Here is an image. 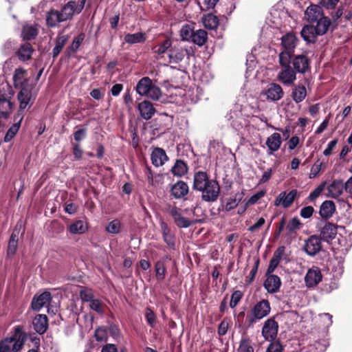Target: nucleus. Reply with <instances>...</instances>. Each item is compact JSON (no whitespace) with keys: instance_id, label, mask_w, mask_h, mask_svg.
<instances>
[{"instance_id":"nucleus-1","label":"nucleus","mask_w":352,"mask_h":352,"mask_svg":"<svg viewBox=\"0 0 352 352\" xmlns=\"http://www.w3.org/2000/svg\"><path fill=\"white\" fill-rule=\"evenodd\" d=\"M292 58L286 54L278 55L280 69L277 74V80L286 86L292 85L296 80V71L290 66Z\"/></svg>"},{"instance_id":"nucleus-2","label":"nucleus","mask_w":352,"mask_h":352,"mask_svg":"<svg viewBox=\"0 0 352 352\" xmlns=\"http://www.w3.org/2000/svg\"><path fill=\"white\" fill-rule=\"evenodd\" d=\"M199 191L203 200L215 201L219 193V186L214 180H208L206 173L199 171Z\"/></svg>"},{"instance_id":"nucleus-3","label":"nucleus","mask_w":352,"mask_h":352,"mask_svg":"<svg viewBox=\"0 0 352 352\" xmlns=\"http://www.w3.org/2000/svg\"><path fill=\"white\" fill-rule=\"evenodd\" d=\"M135 90L139 95L146 96L154 100H158L162 95L160 89L153 85L148 77L141 78L136 85Z\"/></svg>"},{"instance_id":"nucleus-4","label":"nucleus","mask_w":352,"mask_h":352,"mask_svg":"<svg viewBox=\"0 0 352 352\" xmlns=\"http://www.w3.org/2000/svg\"><path fill=\"white\" fill-rule=\"evenodd\" d=\"M271 308L268 300H263L256 303L251 310V314L248 316V325L251 326L257 320L267 316L270 312Z\"/></svg>"},{"instance_id":"nucleus-5","label":"nucleus","mask_w":352,"mask_h":352,"mask_svg":"<svg viewBox=\"0 0 352 352\" xmlns=\"http://www.w3.org/2000/svg\"><path fill=\"white\" fill-rule=\"evenodd\" d=\"M261 94L265 97L267 101L274 102L283 98L284 91L278 83L271 82L265 87Z\"/></svg>"},{"instance_id":"nucleus-6","label":"nucleus","mask_w":352,"mask_h":352,"mask_svg":"<svg viewBox=\"0 0 352 352\" xmlns=\"http://www.w3.org/2000/svg\"><path fill=\"white\" fill-rule=\"evenodd\" d=\"M298 42V39L293 32H289L283 35L281 38V46L283 50L281 51L279 54H286L292 58Z\"/></svg>"},{"instance_id":"nucleus-7","label":"nucleus","mask_w":352,"mask_h":352,"mask_svg":"<svg viewBox=\"0 0 352 352\" xmlns=\"http://www.w3.org/2000/svg\"><path fill=\"white\" fill-rule=\"evenodd\" d=\"M23 345L22 340L8 338L0 342V352H17Z\"/></svg>"},{"instance_id":"nucleus-8","label":"nucleus","mask_w":352,"mask_h":352,"mask_svg":"<svg viewBox=\"0 0 352 352\" xmlns=\"http://www.w3.org/2000/svg\"><path fill=\"white\" fill-rule=\"evenodd\" d=\"M321 249V240L318 236H311L305 241L303 250L308 255L315 256Z\"/></svg>"},{"instance_id":"nucleus-9","label":"nucleus","mask_w":352,"mask_h":352,"mask_svg":"<svg viewBox=\"0 0 352 352\" xmlns=\"http://www.w3.org/2000/svg\"><path fill=\"white\" fill-rule=\"evenodd\" d=\"M322 275L318 267L313 266L310 268L305 276V282L307 287H314L318 285L322 280Z\"/></svg>"},{"instance_id":"nucleus-10","label":"nucleus","mask_w":352,"mask_h":352,"mask_svg":"<svg viewBox=\"0 0 352 352\" xmlns=\"http://www.w3.org/2000/svg\"><path fill=\"white\" fill-rule=\"evenodd\" d=\"M278 324L274 319L267 320L262 329V335L267 340H273L278 333Z\"/></svg>"},{"instance_id":"nucleus-11","label":"nucleus","mask_w":352,"mask_h":352,"mask_svg":"<svg viewBox=\"0 0 352 352\" xmlns=\"http://www.w3.org/2000/svg\"><path fill=\"white\" fill-rule=\"evenodd\" d=\"M294 69L298 73L305 74L310 68V62L307 56L300 54L292 56L291 60Z\"/></svg>"},{"instance_id":"nucleus-12","label":"nucleus","mask_w":352,"mask_h":352,"mask_svg":"<svg viewBox=\"0 0 352 352\" xmlns=\"http://www.w3.org/2000/svg\"><path fill=\"white\" fill-rule=\"evenodd\" d=\"M297 195L296 190H292L287 193L285 191L280 192L274 201V205L278 206L281 205L283 208H288L294 202Z\"/></svg>"},{"instance_id":"nucleus-13","label":"nucleus","mask_w":352,"mask_h":352,"mask_svg":"<svg viewBox=\"0 0 352 352\" xmlns=\"http://www.w3.org/2000/svg\"><path fill=\"white\" fill-rule=\"evenodd\" d=\"M82 11V7H78L76 2L69 1L60 10V17L63 21L71 19L74 14H78Z\"/></svg>"},{"instance_id":"nucleus-14","label":"nucleus","mask_w":352,"mask_h":352,"mask_svg":"<svg viewBox=\"0 0 352 352\" xmlns=\"http://www.w3.org/2000/svg\"><path fill=\"white\" fill-rule=\"evenodd\" d=\"M305 16L307 21L312 24L324 16L321 7L316 5L309 6L305 10Z\"/></svg>"},{"instance_id":"nucleus-15","label":"nucleus","mask_w":352,"mask_h":352,"mask_svg":"<svg viewBox=\"0 0 352 352\" xmlns=\"http://www.w3.org/2000/svg\"><path fill=\"white\" fill-rule=\"evenodd\" d=\"M282 144V139L280 134L278 133H274L267 138L266 145L268 148L267 154L269 155H273L274 152L279 150Z\"/></svg>"},{"instance_id":"nucleus-16","label":"nucleus","mask_w":352,"mask_h":352,"mask_svg":"<svg viewBox=\"0 0 352 352\" xmlns=\"http://www.w3.org/2000/svg\"><path fill=\"white\" fill-rule=\"evenodd\" d=\"M263 285L268 293L274 294L279 290L281 286V280L276 275H268Z\"/></svg>"},{"instance_id":"nucleus-17","label":"nucleus","mask_w":352,"mask_h":352,"mask_svg":"<svg viewBox=\"0 0 352 352\" xmlns=\"http://www.w3.org/2000/svg\"><path fill=\"white\" fill-rule=\"evenodd\" d=\"M180 36L184 41H192L194 44H198V33L194 31V27L191 24H186L182 28Z\"/></svg>"},{"instance_id":"nucleus-18","label":"nucleus","mask_w":352,"mask_h":352,"mask_svg":"<svg viewBox=\"0 0 352 352\" xmlns=\"http://www.w3.org/2000/svg\"><path fill=\"white\" fill-rule=\"evenodd\" d=\"M344 190V183L342 181L339 179L334 180L327 186V196L337 199L342 194Z\"/></svg>"},{"instance_id":"nucleus-19","label":"nucleus","mask_w":352,"mask_h":352,"mask_svg":"<svg viewBox=\"0 0 352 352\" xmlns=\"http://www.w3.org/2000/svg\"><path fill=\"white\" fill-rule=\"evenodd\" d=\"M17 98L19 101V111L30 108L32 104V94L28 88H22L18 94Z\"/></svg>"},{"instance_id":"nucleus-20","label":"nucleus","mask_w":352,"mask_h":352,"mask_svg":"<svg viewBox=\"0 0 352 352\" xmlns=\"http://www.w3.org/2000/svg\"><path fill=\"white\" fill-rule=\"evenodd\" d=\"M14 85L16 88H27L26 85L28 82V74L26 70L23 68H17L14 71L13 76Z\"/></svg>"},{"instance_id":"nucleus-21","label":"nucleus","mask_w":352,"mask_h":352,"mask_svg":"<svg viewBox=\"0 0 352 352\" xmlns=\"http://www.w3.org/2000/svg\"><path fill=\"white\" fill-rule=\"evenodd\" d=\"M151 160L155 167H160L168 160V156L164 149L157 147L153 150Z\"/></svg>"},{"instance_id":"nucleus-22","label":"nucleus","mask_w":352,"mask_h":352,"mask_svg":"<svg viewBox=\"0 0 352 352\" xmlns=\"http://www.w3.org/2000/svg\"><path fill=\"white\" fill-rule=\"evenodd\" d=\"M169 212L174 219L175 223L177 226L180 228H188L191 225L192 221L182 217L180 213V209L177 207H170Z\"/></svg>"},{"instance_id":"nucleus-23","label":"nucleus","mask_w":352,"mask_h":352,"mask_svg":"<svg viewBox=\"0 0 352 352\" xmlns=\"http://www.w3.org/2000/svg\"><path fill=\"white\" fill-rule=\"evenodd\" d=\"M336 212V205L333 201L326 200L322 203L319 214L322 219H329Z\"/></svg>"},{"instance_id":"nucleus-24","label":"nucleus","mask_w":352,"mask_h":352,"mask_svg":"<svg viewBox=\"0 0 352 352\" xmlns=\"http://www.w3.org/2000/svg\"><path fill=\"white\" fill-rule=\"evenodd\" d=\"M22 229V225L17 223L14 228L8 243L7 252L8 255H14L17 250L18 236Z\"/></svg>"},{"instance_id":"nucleus-25","label":"nucleus","mask_w":352,"mask_h":352,"mask_svg":"<svg viewBox=\"0 0 352 352\" xmlns=\"http://www.w3.org/2000/svg\"><path fill=\"white\" fill-rule=\"evenodd\" d=\"M138 110L141 117L146 120L151 119L155 112L153 104L147 100L139 103Z\"/></svg>"},{"instance_id":"nucleus-26","label":"nucleus","mask_w":352,"mask_h":352,"mask_svg":"<svg viewBox=\"0 0 352 352\" xmlns=\"http://www.w3.org/2000/svg\"><path fill=\"white\" fill-rule=\"evenodd\" d=\"M51 294L49 292H45L37 297H34L32 301V308L35 311H39L50 300H51Z\"/></svg>"},{"instance_id":"nucleus-27","label":"nucleus","mask_w":352,"mask_h":352,"mask_svg":"<svg viewBox=\"0 0 352 352\" xmlns=\"http://www.w3.org/2000/svg\"><path fill=\"white\" fill-rule=\"evenodd\" d=\"M32 324L34 330L38 333L43 334L47 329V318L45 315L38 314L34 317Z\"/></svg>"},{"instance_id":"nucleus-28","label":"nucleus","mask_w":352,"mask_h":352,"mask_svg":"<svg viewBox=\"0 0 352 352\" xmlns=\"http://www.w3.org/2000/svg\"><path fill=\"white\" fill-rule=\"evenodd\" d=\"M337 234V227L335 224L326 222L320 228V235L324 241L334 239Z\"/></svg>"},{"instance_id":"nucleus-29","label":"nucleus","mask_w":352,"mask_h":352,"mask_svg":"<svg viewBox=\"0 0 352 352\" xmlns=\"http://www.w3.org/2000/svg\"><path fill=\"white\" fill-rule=\"evenodd\" d=\"M170 191L175 199H181L188 194V186L185 182L179 181L172 186Z\"/></svg>"},{"instance_id":"nucleus-30","label":"nucleus","mask_w":352,"mask_h":352,"mask_svg":"<svg viewBox=\"0 0 352 352\" xmlns=\"http://www.w3.org/2000/svg\"><path fill=\"white\" fill-rule=\"evenodd\" d=\"M162 232V236L164 242L166 243V245L168 246L169 248L172 250H175V240L174 235L170 232V230L168 225L164 222L162 221L160 223Z\"/></svg>"},{"instance_id":"nucleus-31","label":"nucleus","mask_w":352,"mask_h":352,"mask_svg":"<svg viewBox=\"0 0 352 352\" xmlns=\"http://www.w3.org/2000/svg\"><path fill=\"white\" fill-rule=\"evenodd\" d=\"M307 96V89L304 85H298L292 89L291 97L296 103L301 102Z\"/></svg>"},{"instance_id":"nucleus-32","label":"nucleus","mask_w":352,"mask_h":352,"mask_svg":"<svg viewBox=\"0 0 352 352\" xmlns=\"http://www.w3.org/2000/svg\"><path fill=\"white\" fill-rule=\"evenodd\" d=\"M87 230L88 225L82 220H77L68 227L69 232L72 234H81L87 232Z\"/></svg>"},{"instance_id":"nucleus-33","label":"nucleus","mask_w":352,"mask_h":352,"mask_svg":"<svg viewBox=\"0 0 352 352\" xmlns=\"http://www.w3.org/2000/svg\"><path fill=\"white\" fill-rule=\"evenodd\" d=\"M300 34L307 43H314L318 35L313 25H305L300 32Z\"/></svg>"},{"instance_id":"nucleus-34","label":"nucleus","mask_w":352,"mask_h":352,"mask_svg":"<svg viewBox=\"0 0 352 352\" xmlns=\"http://www.w3.org/2000/svg\"><path fill=\"white\" fill-rule=\"evenodd\" d=\"M33 51L32 45L29 43H25L21 44L18 50L17 56L21 60L25 61L30 58Z\"/></svg>"},{"instance_id":"nucleus-35","label":"nucleus","mask_w":352,"mask_h":352,"mask_svg":"<svg viewBox=\"0 0 352 352\" xmlns=\"http://www.w3.org/2000/svg\"><path fill=\"white\" fill-rule=\"evenodd\" d=\"M16 118H19V121L13 124L10 127L4 137V141L6 142L11 141L13 139V138L16 135V133L19 131V129L21 126V122L23 118V115L21 113H19Z\"/></svg>"},{"instance_id":"nucleus-36","label":"nucleus","mask_w":352,"mask_h":352,"mask_svg":"<svg viewBox=\"0 0 352 352\" xmlns=\"http://www.w3.org/2000/svg\"><path fill=\"white\" fill-rule=\"evenodd\" d=\"M124 41L130 45L144 43L146 39V34L142 32L135 34H126L124 36Z\"/></svg>"},{"instance_id":"nucleus-37","label":"nucleus","mask_w":352,"mask_h":352,"mask_svg":"<svg viewBox=\"0 0 352 352\" xmlns=\"http://www.w3.org/2000/svg\"><path fill=\"white\" fill-rule=\"evenodd\" d=\"M171 47V42L170 40L166 39L163 41L162 43H160L155 46L153 49V52L156 55L157 59H161L163 58L164 54L170 50L169 48Z\"/></svg>"},{"instance_id":"nucleus-38","label":"nucleus","mask_w":352,"mask_h":352,"mask_svg":"<svg viewBox=\"0 0 352 352\" xmlns=\"http://www.w3.org/2000/svg\"><path fill=\"white\" fill-rule=\"evenodd\" d=\"M12 109V104L9 99L0 98V118H6Z\"/></svg>"},{"instance_id":"nucleus-39","label":"nucleus","mask_w":352,"mask_h":352,"mask_svg":"<svg viewBox=\"0 0 352 352\" xmlns=\"http://www.w3.org/2000/svg\"><path fill=\"white\" fill-rule=\"evenodd\" d=\"M316 26L314 29L318 35H322L325 34L331 24L330 20L325 16H322L320 19L315 22Z\"/></svg>"},{"instance_id":"nucleus-40","label":"nucleus","mask_w":352,"mask_h":352,"mask_svg":"<svg viewBox=\"0 0 352 352\" xmlns=\"http://www.w3.org/2000/svg\"><path fill=\"white\" fill-rule=\"evenodd\" d=\"M38 34V30L36 25L26 24L23 25L22 30V37L24 40H31L36 37Z\"/></svg>"},{"instance_id":"nucleus-41","label":"nucleus","mask_w":352,"mask_h":352,"mask_svg":"<svg viewBox=\"0 0 352 352\" xmlns=\"http://www.w3.org/2000/svg\"><path fill=\"white\" fill-rule=\"evenodd\" d=\"M202 22L204 27L210 30L217 28L219 25L217 17L211 14L204 16L202 18Z\"/></svg>"},{"instance_id":"nucleus-42","label":"nucleus","mask_w":352,"mask_h":352,"mask_svg":"<svg viewBox=\"0 0 352 352\" xmlns=\"http://www.w3.org/2000/svg\"><path fill=\"white\" fill-rule=\"evenodd\" d=\"M172 173L177 177H182L187 173L186 164L182 160H177L171 168Z\"/></svg>"},{"instance_id":"nucleus-43","label":"nucleus","mask_w":352,"mask_h":352,"mask_svg":"<svg viewBox=\"0 0 352 352\" xmlns=\"http://www.w3.org/2000/svg\"><path fill=\"white\" fill-rule=\"evenodd\" d=\"M46 21L49 26L54 27L58 23L63 21V20L61 19L59 12L57 10H51L47 15Z\"/></svg>"},{"instance_id":"nucleus-44","label":"nucleus","mask_w":352,"mask_h":352,"mask_svg":"<svg viewBox=\"0 0 352 352\" xmlns=\"http://www.w3.org/2000/svg\"><path fill=\"white\" fill-rule=\"evenodd\" d=\"M184 58V52L177 48H170L168 50V59L170 63H178Z\"/></svg>"},{"instance_id":"nucleus-45","label":"nucleus","mask_w":352,"mask_h":352,"mask_svg":"<svg viewBox=\"0 0 352 352\" xmlns=\"http://www.w3.org/2000/svg\"><path fill=\"white\" fill-rule=\"evenodd\" d=\"M122 229V223L120 220L114 219L107 225L106 231L110 234H118Z\"/></svg>"},{"instance_id":"nucleus-46","label":"nucleus","mask_w":352,"mask_h":352,"mask_svg":"<svg viewBox=\"0 0 352 352\" xmlns=\"http://www.w3.org/2000/svg\"><path fill=\"white\" fill-rule=\"evenodd\" d=\"M80 298L82 302H89L94 299V292L91 289L82 287L79 292Z\"/></svg>"},{"instance_id":"nucleus-47","label":"nucleus","mask_w":352,"mask_h":352,"mask_svg":"<svg viewBox=\"0 0 352 352\" xmlns=\"http://www.w3.org/2000/svg\"><path fill=\"white\" fill-rule=\"evenodd\" d=\"M67 42V38L65 36H59L56 41L55 46L52 50L53 57H56L63 50L64 45Z\"/></svg>"},{"instance_id":"nucleus-48","label":"nucleus","mask_w":352,"mask_h":352,"mask_svg":"<svg viewBox=\"0 0 352 352\" xmlns=\"http://www.w3.org/2000/svg\"><path fill=\"white\" fill-rule=\"evenodd\" d=\"M85 38V35L84 33H80L77 36L74 37L71 45L69 47V50L73 53L76 52L78 51L79 47L83 42Z\"/></svg>"},{"instance_id":"nucleus-49","label":"nucleus","mask_w":352,"mask_h":352,"mask_svg":"<svg viewBox=\"0 0 352 352\" xmlns=\"http://www.w3.org/2000/svg\"><path fill=\"white\" fill-rule=\"evenodd\" d=\"M242 198V194L238 193L234 197H230L226 203V208L227 210H231L236 208Z\"/></svg>"},{"instance_id":"nucleus-50","label":"nucleus","mask_w":352,"mask_h":352,"mask_svg":"<svg viewBox=\"0 0 352 352\" xmlns=\"http://www.w3.org/2000/svg\"><path fill=\"white\" fill-rule=\"evenodd\" d=\"M155 276L157 280H162L164 278L166 268L164 264L162 261H157L155 263Z\"/></svg>"},{"instance_id":"nucleus-51","label":"nucleus","mask_w":352,"mask_h":352,"mask_svg":"<svg viewBox=\"0 0 352 352\" xmlns=\"http://www.w3.org/2000/svg\"><path fill=\"white\" fill-rule=\"evenodd\" d=\"M239 352H254L252 342L249 339H243L238 349Z\"/></svg>"},{"instance_id":"nucleus-52","label":"nucleus","mask_w":352,"mask_h":352,"mask_svg":"<svg viewBox=\"0 0 352 352\" xmlns=\"http://www.w3.org/2000/svg\"><path fill=\"white\" fill-rule=\"evenodd\" d=\"M322 162H321L320 160H318L314 164L311 166L310 173L309 175V177L310 179L315 178L317 177L320 171L321 170L322 166Z\"/></svg>"},{"instance_id":"nucleus-53","label":"nucleus","mask_w":352,"mask_h":352,"mask_svg":"<svg viewBox=\"0 0 352 352\" xmlns=\"http://www.w3.org/2000/svg\"><path fill=\"white\" fill-rule=\"evenodd\" d=\"M89 308L99 314L104 312L102 303L99 299H94L89 302Z\"/></svg>"},{"instance_id":"nucleus-54","label":"nucleus","mask_w":352,"mask_h":352,"mask_svg":"<svg viewBox=\"0 0 352 352\" xmlns=\"http://www.w3.org/2000/svg\"><path fill=\"white\" fill-rule=\"evenodd\" d=\"M327 185V182H322L316 188H315L309 195V199L311 201L315 200L321 192L324 190Z\"/></svg>"},{"instance_id":"nucleus-55","label":"nucleus","mask_w":352,"mask_h":352,"mask_svg":"<svg viewBox=\"0 0 352 352\" xmlns=\"http://www.w3.org/2000/svg\"><path fill=\"white\" fill-rule=\"evenodd\" d=\"M95 338L97 341H106L107 338V333L104 328L98 327L95 331Z\"/></svg>"},{"instance_id":"nucleus-56","label":"nucleus","mask_w":352,"mask_h":352,"mask_svg":"<svg viewBox=\"0 0 352 352\" xmlns=\"http://www.w3.org/2000/svg\"><path fill=\"white\" fill-rule=\"evenodd\" d=\"M300 226V220L297 217L292 218L287 225V229L289 232H293L296 230H298Z\"/></svg>"},{"instance_id":"nucleus-57","label":"nucleus","mask_w":352,"mask_h":352,"mask_svg":"<svg viewBox=\"0 0 352 352\" xmlns=\"http://www.w3.org/2000/svg\"><path fill=\"white\" fill-rule=\"evenodd\" d=\"M146 320L148 322V324L151 327H153L155 325V321H156V316L155 313L153 311V310L147 307L146 309V314H145Z\"/></svg>"},{"instance_id":"nucleus-58","label":"nucleus","mask_w":352,"mask_h":352,"mask_svg":"<svg viewBox=\"0 0 352 352\" xmlns=\"http://www.w3.org/2000/svg\"><path fill=\"white\" fill-rule=\"evenodd\" d=\"M241 298V292L239 291L234 292L232 294V296H231V299H230V306L232 308H234V307H236V305L240 301Z\"/></svg>"},{"instance_id":"nucleus-59","label":"nucleus","mask_w":352,"mask_h":352,"mask_svg":"<svg viewBox=\"0 0 352 352\" xmlns=\"http://www.w3.org/2000/svg\"><path fill=\"white\" fill-rule=\"evenodd\" d=\"M314 209L312 206H306L301 209L300 216L302 218L307 219L312 216Z\"/></svg>"},{"instance_id":"nucleus-60","label":"nucleus","mask_w":352,"mask_h":352,"mask_svg":"<svg viewBox=\"0 0 352 352\" xmlns=\"http://www.w3.org/2000/svg\"><path fill=\"white\" fill-rule=\"evenodd\" d=\"M229 328V322L226 320H223L221 322L218 328V333L220 336H224L226 334Z\"/></svg>"},{"instance_id":"nucleus-61","label":"nucleus","mask_w":352,"mask_h":352,"mask_svg":"<svg viewBox=\"0 0 352 352\" xmlns=\"http://www.w3.org/2000/svg\"><path fill=\"white\" fill-rule=\"evenodd\" d=\"M265 195L264 191H259L256 192V194L253 195L250 197V198L248 199L247 204H254L256 203L261 198H262Z\"/></svg>"},{"instance_id":"nucleus-62","label":"nucleus","mask_w":352,"mask_h":352,"mask_svg":"<svg viewBox=\"0 0 352 352\" xmlns=\"http://www.w3.org/2000/svg\"><path fill=\"white\" fill-rule=\"evenodd\" d=\"M265 221L264 218L261 217L258 219V221L252 226H251L248 230L251 232H254L257 231L263 224L265 223Z\"/></svg>"},{"instance_id":"nucleus-63","label":"nucleus","mask_w":352,"mask_h":352,"mask_svg":"<svg viewBox=\"0 0 352 352\" xmlns=\"http://www.w3.org/2000/svg\"><path fill=\"white\" fill-rule=\"evenodd\" d=\"M338 143V140H333L332 141H331L327 148L324 149V151H323V154L325 155V156H328L329 155L332 151L334 149V148L336 147V144Z\"/></svg>"},{"instance_id":"nucleus-64","label":"nucleus","mask_w":352,"mask_h":352,"mask_svg":"<svg viewBox=\"0 0 352 352\" xmlns=\"http://www.w3.org/2000/svg\"><path fill=\"white\" fill-rule=\"evenodd\" d=\"M267 352H282V346L279 342H272L269 345Z\"/></svg>"}]
</instances>
